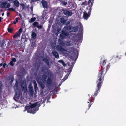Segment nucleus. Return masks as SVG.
Listing matches in <instances>:
<instances>
[{
    "mask_svg": "<svg viewBox=\"0 0 126 126\" xmlns=\"http://www.w3.org/2000/svg\"><path fill=\"white\" fill-rule=\"evenodd\" d=\"M4 15V13H3L2 14V16H3V15Z\"/></svg>",
    "mask_w": 126,
    "mask_h": 126,
    "instance_id": "63",
    "label": "nucleus"
},
{
    "mask_svg": "<svg viewBox=\"0 0 126 126\" xmlns=\"http://www.w3.org/2000/svg\"><path fill=\"white\" fill-rule=\"evenodd\" d=\"M83 16H90V14H88L86 12V11H85L83 12Z\"/></svg>",
    "mask_w": 126,
    "mask_h": 126,
    "instance_id": "32",
    "label": "nucleus"
},
{
    "mask_svg": "<svg viewBox=\"0 0 126 126\" xmlns=\"http://www.w3.org/2000/svg\"><path fill=\"white\" fill-rule=\"evenodd\" d=\"M10 14V13L9 12H7V16H9V15Z\"/></svg>",
    "mask_w": 126,
    "mask_h": 126,
    "instance_id": "60",
    "label": "nucleus"
},
{
    "mask_svg": "<svg viewBox=\"0 0 126 126\" xmlns=\"http://www.w3.org/2000/svg\"><path fill=\"white\" fill-rule=\"evenodd\" d=\"M11 61L13 62H15L16 61V59L15 58H12Z\"/></svg>",
    "mask_w": 126,
    "mask_h": 126,
    "instance_id": "38",
    "label": "nucleus"
},
{
    "mask_svg": "<svg viewBox=\"0 0 126 126\" xmlns=\"http://www.w3.org/2000/svg\"><path fill=\"white\" fill-rule=\"evenodd\" d=\"M40 105L41 104L39 103V102H37L35 103L32 104L31 105L25 107V109L26 110H28L29 109H32L34 108L35 107L38 106V107L33 108V110L31 109V110H27L28 113L34 114L38 110L39 107Z\"/></svg>",
    "mask_w": 126,
    "mask_h": 126,
    "instance_id": "3",
    "label": "nucleus"
},
{
    "mask_svg": "<svg viewBox=\"0 0 126 126\" xmlns=\"http://www.w3.org/2000/svg\"><path fill=\"white\" fill-rule=\"evenodd\" d=\"M33 83L34 85V90L35 92H37V91L38 89V87L37 86V84L35 80L33 81Z\"/></svg>",
    "mask_w": 126,
    "mask_h": 126,
    "instance_id": "18",
    "label": "nucleus"
},
{
    "mask_svg": "<svg viewBox=\"0 0 126 126\" xmlns=\"http://www.w3.org/2000/svg\"><path fill=\"white\" fill-rule=\"evenodd\" d=\"M55 12L58 13V16H62L63 14L66 16H71L73 13L71 10L66 8H61L58 7L56 9Z\"/></svg>",
    "mask_w": 126,
    "mask_h": 126,
    "instance_id": "4",
    "label": "nucleus"
},
{
    "mask_svg": "<svg viewBox=\"0 0 126 126\" xmlns=\"http://www.w3.org/2000/svg\"><path fill=\"white\" fill-rule=\"evenodd\" d=\"M41 2L43 8H48V3L47 1L42 0Z\"/></svg>",
    "mask_w": 126,
    "mask_h": 126,
    "instance_id": "13",
    "label": "nucleus"
},
{
    "mask_svg": "<svg viewBox=\"0 0 126 126\" xmlns=\"http://www.w3.org/2000/svg\"><path fill=\"white\" fill-rule=\"evenodd\" d=\"M10 6V4L7 3V2H2L1 4V7L2 8H8Z\"/></svg>",
    "mask_w": 126,
    "mask_h": 126,
    "instance_id": "10",
    "label": "nucleus"
},
{
    "mask_svg": "<svg viewBox=\"0 0 126 126\" xmlns=\"http://www.w3.org/2000/svg\"><path fill=\"white\" fill-rule=\"evenodd\" d=\"M18 31L19 32V33L20 34H21L22 31V29L21 28H20L18 30Z\"/></svg>",
    "mask_w": 126,
    "mask_h": 126,
    "instance_id": "40",
    "label": "nucleus"
},
{
    "mask_svg": "<svg viewBox=\"0 0 126 126\" xmlns=\"http://www.w3.org/2000/svg\"><path fill=\"white\" fill-rule=\"evenodd\" d=\"M61 33L62 34L65 36H68L69 35V33H68L63 30L62 31Z\"/></svg>",
    "mask_w": 126,
    "mask_h": 126,
    "instance_id": "23",
    "label": "nucleus"
},
{
    "mask_svg": "<svg viewBox=\"0 0 126 126\" xmlns=\"http://www.w3.org/2000/svg\"><path fill=\"white\" fill-rule=\"evenodd\" d=\"M46 15L47 16V15H46V13L45 11H44L43 13V14L42 16H46Z\"/></svg>",
    "mask_w": 126,
    "mask_h": 126,
    "instance_id": "42",
    "label": "nucleus"
},
{
    "mask_svg": "<svg viewBox=\"0 0 126 126\" xmlns=\"http://www.w3.org/2000/svg\"><path fill=\"white\" fill-rule=\"evenodd\" d=\"M39 25H38V24L37 25V26H36V27L38 28H39Z\"/></svg>",
    "mask_w": 126,
    "mask_h": 126,
    "instance_id": "62",
    "label": "nucleus"
},
{
    "mask_svg": "<svg viewBox=\"0 0 126 126\" xmlns=\"http://www.w3.org/2000/svg\"><path fill=\"white\" fill-rule=\"evenodd\" d=\"M85 1H86V0H84ZM88 5L90 8H91L92 6L93 5V3H94V0H88Z\"/></svg>",
    "mask_w": 126,
    "mask_h": 126,
    "instance_id": "14",
    "label": "nucleus"
},
{
    "mask_svg": "<svg viewBox=\"0 0 126 126\" xmlns=\"http://www.w3.org/2000/svg\"><path fill=\"white\" fill-rule=\"evenodd\" d=\"M7 65V66H8L7 65V64L5 63H4L3 65V67L4 68H5V66Z\"/></svg>",
    "mask_w": 126,
    "mask_h": 126,
    "instance_id": "51",
    "label": "nucleus"
},
{
    "mask_svg": "<svg viewBox=\"0 0 126 126\" xmlns=\"http://www.w3.org/2000/svg\"><path fill=\"white\" fill-rule=\"evenodd\" d=\"M2 87L1 86H0V93L2 91Z\"/></svg>",
    "mask_w": 126,
    "mask_h": 126,
    "instance_id": "53",
    "label": "nucleus"
},
{
    "mask_svg": "<svg viewBox=\"0 0 126 126\" xmlns=\"http://www.w3.org/2000/svg\"><path fill=\"white\" fill-rule=\"evenodd\" d=\"M54 49L58 51L63 52L66 51L65 49L62 46L60 45H57L55 46H54Z\"/></svg>",
    "mask_w": 126,
    "mask_h": 126,
    "instance_id": "8",
    "label": "nucleus"
},
{
    "mask_svg": "<svg viewBox=\"0 0 126 126\" xmlns=\"http://www.w3.org/2000/svg\"><path fill=\"white\" fill-rule=\"evenodd\" d=\"M64 20L63 18H62L61 20V22H63L64 23L65 21V20Z\"/></svg>",
    "mask_w": 126,
    "mask_h": 126,
    "instance_id": "55",
    "label": "nucleus"
},
{
    "mask_svg": "<svg viewBox=\"0 0 126 126\" xmlns=\"http://www.w3.org/2000/svg\"><path fill=\"white\" fill-rule=\"evenodd\" d=\"M68 3L69 4V6L71 8H72L74 7V5L72 2H68Z\"/></svg>",
    "mask_w": 126,
    "mask_h": 126,
    "instance_id": "26",
    "label": "nucleus"
},
{
    "mask_svg": "<svg viewBox=\"0 0 126 126\" xmlns=\"http://www.w3.org/2000/svg\"><path fill=\"white\" fill-rule=\"evenodd\" d=\"M40 86L42 89H44L45 87V85L44 84H43L42 83H41L40 84Z\"/></svg>",
    "mask_w": 126,
    "mask_h": 126,
    "instance_id": "41",
    "label": "nucleus"
},
{
    "mask_svg": "<svg viewBox=\"0 0 126 126\" xmlns=\"http://www.w3.org/2000/svg\"><path fill=\"white\" fill-rule=\"evenodd\" d=\"M20 5L22 6V9L23 10L25 9V6L23 4H20Z\"/></svg>",
    "mask_w": 126,
    "mask_h": 126,
    "instance_id": "37",
    "label": "nucleus"
},
{
    "mask_svg": "<svg viewBox=\"0 0 126 126\" xmlns=\"http://www.w3.org/2000/svg\"><path fill=\"white\" fill-rule=\"evenodd\" d=\"M8 10L9 11H15V9L13 8H8Z\"/></svg>",
    "mask_w": 126,
    "mask_h": 126,
    "instance_id": "36",
    "label": "nucleus"
},
{
    "mask_svg": "<svg viewBox=\"0 0 126 126\" xmlns=\"http://www.w3.org/2000/svg\"><path fill=\"white\" fill-rule=\"evenodd\" d=\"M106 63V62L105 60H103L102 61H100V64L101 65V69L99 71L97 77L103 79L104 78V74H102V73L104 70V65H105Z\"/></svg>",
    "mask_w": 126,
    "mask_h": 126,
    "instance_id": "5",
    "label": "nucleus"
},
{
    "mask_svg": "<svg viewBox=\"0 0 126 126\" xmlns=\"http://www.w3.org/2000/svg\"><path fill=\"white\" fill-rule=\"evenodd\" d=\"M14 5L16 6V7H17L19 5V2L17 0H16L14 2Z\"/></svg>",
    "mask_w": 126,
    "mask_h": 126,
    "instance_id": "21",
    "label": "nucleus"
},
{
    "mask_svg": "<svg viewBox=\"0 0 126 126\" xmlns=\"http://www.w3.org/2000/svg\"><path fill=\"white\" fill-rule=\"evenodd\" d=\"M73 32H76L78 30V27L77 26H75L73 28Z\"/></svg>",
    "mask_w": 126,
    "mask_h": 126,
    "instance_id": "29",
    "label": "nucleus"
},
{
    "mask_svg": "<svg viewBox=\"0 0 126 126\" xmlns=\"http://www.w3.org/2000/svg\"><path fill=\"white\" fill-rule=\"evenodd\" d=\"M5 43V41L4 40H3L1 42V45L2 47L3 46L4 44Z\"/></svg>",
    "mask_w": 126,
    "mask_h": 126,
    "instance_id": "33",
    "label": "nucleus"
},
{
    "mask_svg": "<svg viewBox=\"0 0 126 126\" xmlns=\"http://www.w3.org/2000/svg\"><path fill=\"white\" fill-rule=\"evenodd\" d=\"M42 27V26L41 25H40L39 26V28L40 29H41Z\"/></svg>",
    "mask_w": 126,
    "mask_h": 126,
    "instance_id": "59",
    "label": "nucleus"
},
{
    "mask_svg": "<svg viewBox=\"0 0 126 126\" xmlns=\"http://www.w3.org/2000/svg\"><path fill=\"white\" fill-rule=\"evenodd\" d=\"M21 85L23 91L25 92L27 91L26 83L25 81H23L21 83Z\"/></svg>",
    "mask_w": 126,
    "mask_h": 126,
    "instance_id": "9",
    "label": "nucleus"
},
{
    "mask_svg": "<svg viewBox=\"0 0 126 126\" xmlns=\"http://www.w3.org/2000/svg\"><path fill=\"white\" fill-rule=\"evenodd\" d=\"M59 1L63 6L66 5L67 4V0H59Z\"/></svg>",
    "mask_w": 126,
    "mask_h": 126,
    "instance_id": "16",
    "label": "nucleus"
},
{
    "mask_svg": "<svg viewBox=\"0 0 126 126\" xmlns=\"http://www.w3.org/2000/svg\"><path fill=\"white\" fill-rule=\"evenodd\" d=\"M3 64L2 63H1L0 64V66H2Z\"/></svg>",
    "mask_w": 126,
    "mask_h": 126,
    "instance_id": "64",
    "label": "nucleus"
},
{
    "mask_svg": "<svg viewBox=\"0 0 126 126\" xmlns=\"http://www.w3.org/2000/svg\"><path fill=\"white\" fill-rule=\"evenodd\" d=\"M29 88L30 93V94L31 95H33L34 92L33 91V88L31 83H30L29 85Z\"/></svg>",
    "mask_w": 126,
    "mask_h": 126,
    "instance_id": "11",
    "label": "nucleus"
},
{
    "mask_svg": "<svg viewBox=\"0 0 126 126\" xmlns=\"http://www.w3.org/2000/svg\"><path fill=\"white\" fill-rule=\"evenodd\" d=\"M8 79L9 80H11L10 81V83L11 84H12V82L14 79V77L13 76L11 75L9 77Z\"/></svg>",
    "mask_w": 126,
    "mask_h": 126,
    "instance_id": "20",
    "label": "nucleus"
},
{
    "mask_svg": "<svg viewBox=\"0 0 126 126\" xmlns=\"http://www.w3.org/2000/svg\"><path fill=\"white\" fill-rule=\"evenodd\" d=\"M14 88L16 89H18V83L16 81L14 86Z\"/></svg>",
    "mask_w": 126,
    "mask_h": 126,
    "instance_id": "28",
    "label": "nucleus"
},
{
    "mask_svg": "<svg viewBox=\"0 0 126 126\" xmlns=\"http://www.w3.org/2000/svg\"><path fill=\"white\" fill-rule=\"evenodd\" d=\"M18 22V18H16L15 19V20L14 21L13 23L14 24H16V23H17Z\"/></svg>",
    "mask_w": 126,
    "mask_h": 126,
    "instance_id": "34",
    "label": "nucleus"
},
{
    "mask_svg": "<svg viewBox=\"0 0 126 126\" xmlns=\"http://www.w3.org/2000/svg\"><path fill=\"white\" fill-rule=\"evenodd\" d=\"M66 28L67 29L69 30H71L72 28L71 26L70 25L68 26V27H66Z\"/></svg>",
    "mask_w": 126,
    "mask_h": 126,
    "instance_id": "39",
    "label": "nucleus"
},
{
    "mask_svg": "<svg viewBox=\"0 0 126 126\" xmlns=\"http://www.w3.org/2000/svg\"><path fill=\"white\" fill-rule=\"evenodd\" d=\"M69 75V73H67L64 77L63 79H62V80L63 81H64L65 80L67 79Z\"/></svg>",
    "mask_w": 126,
    "mask_h": 126,
    "instance_id": "24",
    "label": "nucleus"
},
{
    "mask_svg": "<svg viewBox=\"0 0 126 126\" xmlns=\"http://www.w3.org/2000/svg\"><path fill=\"white\" fill-rule=\"evenodd\" d=\"M31 2L32 3L35 2L36 1V0H31Z\"/></svg>",
    "mask_w": 126,
    "mask_h": 126,
    "instance_id": "57",
    "label": "nucleus"
},
{
    "mask_svg": "<svg viewBox=\"0 0 126 126\" xmlns=\"http://www.w3.org/2000/svg\"><path fill=\"white\" fill-rule=\"evenodd\" d=\"M2 19H3V18H2L1 17H0V22H1Z\"/></svg>",
    "mask_w": 126,
    "mask_h": 126,
    "instance_id": "61",
    "label": "nucleus"
},
{
    "mask_svg": "<svg viewBox=\"0 0 126 126\" xmlns=\"http://www.w3.org/2000/svg\"><path fill=\"white\" fill-rule=\"evenodd\" d=\"M121 57H122L121 56L117 55L116 56V57L117 58H118L119 59L121 58Z\"/></svg>",
    "mask_w": 126,
    "mask_h": 126,
    "instance_id": "44",
    "label": "nucleus"
},
{
    "mask_svg": "<svg viewBox=\"0 0 126 126\" xmlns=\"http://www.w3.org/2000/svg\"><path fill=\"white\" fill-rule=\"evenodd\" d=\"M59 44L60 45H62L63 44H64V43L63 41H60V42H59Z\"/></svg>",
    "mask_w": 126,
    "mask_h": 126,
    "instance_id": "47",
    "label": "nucleus"
},
{
    "mask_svg": "<svg viewBox=\"0 0 126 126\" xmlns=\"http://www.w3.org/2000/svg\"><path fill=\"white\" fill-rule=\"evenodd\" d=\"M21 25L23 27H24L25 26V24L24 23L22 22Z\"/></svg>",
    "mask_w": 126,
    "mask_h": 126,
    "instance_id": "56",
    "label": "nucleus"
},
{
    "mask_svg": "<svg viewBox=\"0 0 126 126\" xmlns=\"http://www.w3.org/2000/svg\"><path fill=\"white\" fill-rule=\"evenodd\" d=\"M33 6H31V7L30 9H31V11L32 12L33 11Z\"/></svg>",
    "mask_w": 126,
    "mask_h": 126,
    "instance_id": "50",
    "label": "nucleus"
},
{
    "mask_svg": "<svg viewBox=\"0 0 126 126\" xmlns=\"http://www.w3.org/2000/svg\"><path fill=\"white\" fill-rule=\"evenodd\" d=\"M39 79H40L39 77H37V78L36 80H37V82H38V81L39 80Z\"/></svg>",
    "mask_w": 126,
    "mask_h": 126,
    "instance_id": "58",
    "label": "nucleus"
},
{
    "mask_svg": "<svg viewBox=\"0 0 126 126\" xmlns=\"http://www.w3.org/2000/svg\"><path fill=\"white\" fill-rule=\"evenodd\" d=\"M82 5L84 6L87 5H88V2L87 1H85L84 2H82Z\"/></svg>",
    "mask_w": 126,
    "mask_h": 126,
    "instance_id": "30",
    "label": "nucleus"
},
{
    "mask_svg": "<svg viewBox=\"0 0 126 126\" xmlns=\"http://www.w3.org/2000/svg\"><path fill=\"white\" fill-rule=\"evenodd\" d=\"M60 37L61 38L63 39H64L65 38V37L61 34H60Z\"/></svg>",
    "mask_w": 126,
    "mask_h": 126,
    "instance_id": "48",
    "label": "nucleus"
},
{
    "mask_svg": "<svg viewBox=\"0 0 126 126\" xmlns=\"http://www.w3.org/2000/svg\"><path fill=\"white\" fill-rule=\"evenodd\" d=\"M50 60L49 58L47 57L43 58L42 59L43 61L44 62L47 66L48 69L50 68L51 65L53 64L52 61Z\"/></svg>",
    "mask_w": 126,
    "mask_h": 126,
    "instance_id": "6",
    "label": "nucleus"
},
{
    "mask_svg": "<svg viewBox=\"0 0 126 126\" xmlns=\"http://www.w3.org/2000/svg\"><path fill=\"white\" fill-rule=\"evenodd\" d=\"M0 86H1L2 87H3V85L2 84V81H0Z\"/></svg>",
    "mask_w": 126,
    "mask_h": 126,
    "instance_id": "49",
    "label": "nucleus"
},
{
    "mask_svg": "<svg viewBox=\"0 0 126 126\" xmlns=\"http://www.w3.org/2000/svg\"><path fill=\"white\" fill-rule=\"evenodd\" d=\"M41 71L44 74H47L48 77L46 80V83L47 84L50 86L52 83V80L51 77H53V74L51 71L47 68L45 66H43L41 67Z\"/></svg>",
    "mask_w": 126,
    "mask_h": 126,
    "instance_id": "2",
    "label": "nucleus"
},
{
    "mask_svg": "<svg viewBox=\"0 0 126 126\" xmlns=\"http://www.w3.org/2000/svg\"><path fill=\"white\" fill-rule=\"evenodd\" d=\"M7 30H8V32H9L10 33H12L13 30L12 28H7Z\"/></svg>",
    "mask_w": 126,
    "mask_h": 126,
    "instance_id": "31",
    "label": "nucleus"
},
{
    "mask_svg": "<svg viewBox=\"0 0 126 126\" xmlns=\"http://www.w3.org/2000/svg\"><path fill=\"white\" fill-rule=\"evenodd\" d=\"M36 18L35 17L31 18L29 21V22L32 23L34 22L36 20Z\"/></svg>",
    "mask_w": 126,
    "mask_h": 126,
    "instance_id": "25",
    "label": "nucleus"
},
{
    "mask_svg": "<svg viewBox=\"0 0 126 126\" xmlns=\"http://www.w3.org/2000/svg\"><path fill=\"white\" fill-rule=\"evenodd\" d=\"M9 64L10 65H11V66H13L14 65V63H13V62L11 61L9 63Z\"/></svg>",
    "mask_w": 126,
    "mask_h": 126,
    "instance_id": "45",
    "label": "nucleus"
},
{
    "mask_svg": "<svg viewBox=\"0 0 126 126\" xmlns=\"http://www.w3.org/2000/svg\"><path fill=\"white\" fill-rule=\"evenodd\" d=\"M32 37L33 38L35 39L36 37V34L34 32H33L32 34Z\"/></svg>",
    "mask_w": 126,
    "mask_h": 126,
    "instance_id": "27",
    "label": "nucleus"
},
{
    "mask_svg": "<svg viewBox=\"0 0 126 126\" xmlns=\"http://www.w3.org/2000/svg\"><path fill=\"white\" fill-rule=\"evenodd\" d=\"M110 67V65H109L108 64L107 65L106 67V69H105V68H104V70L103 71V73H102V74H104V75L106 73L107 71L109 69Z\"/></svg>",
    "mask_w": 126,
    "mask_h": 126,
    "instance_id": "17",
    "label": "nucleus"
},
{
    "mask_svg": "<svg viewBox=\"0 0 126 126\" xmlns=\"http://www.w3.org/2000/svg\"><path fill=\"white\" fill-rule=\"evenodd\" d=\"M20 36V34L18 32H16V33L14 34L13 36L14 38H16Z\"/></svg>",
    "mask_w": 126,
    "mask_h": 126,
    "instance_id": "22",
    "label": "nucleus"
},
{
    "mask_svg": "<svg viewBox=\"0 0 126 126\" xmlns=\"http://www.w3.org/2000/svg\"><path fill=\"white\" fill-rule=\"evenodd\" d=\"M38 24V22H35L33 23V25L34 27H36V26H37V25Z\"/></svg>",
    "mask_w": 126,
    "mask_h": 126,
    "instance_id": "35",
    "label": "nucleus"
},
{
    "mask_svg": "<svg viewBox=\"0 0 126 126\" xmlns=\"http://www.w3.org/2000/svg\"><path fill=\"white\" fill-rule=\"evenodd\" d=\"M62 65H63L64 66H65L66 65V64H65V63L64 62H63V63H62Z\"/></svg>",
    "mask_w": 126,
    "mask_h": 126,
    "instance_id": "52",
    "label": "nucleus"
},
{
    "mask_svg": "<svg viewBox=\"0 0 126 126\" xmlns=\"http://www.w3.org/2000/svg\"><path fill=\"white\" fill-rule=\"evenodd\" d=\"M48 75L47 74H44L42 75V77L43 80L46 81L47 78L48 77Z\"/></svg>",
    "mask_w": 126,
    "mask_h": 126,
    "instance_id": "19",
    "label": "nucleus"
},
{
    "mask_svg": "<svg viewBox=\"0 0 126 126\" xmlns=\"http://www.w3.org/2000/svg\"><path fill=\"white\" fill-rule=\"evenodd\" d=\"M79 36L82 37L83 36V28L81 27L79 30Z\"/></svg>",
    "mask_w": 126,
    "mask_h": 126,
    "instance_id": "15",
    "label": "nucleus"
},
{
    "mask_svg": "<svg viewBox=\"0 0 126 126\" xmlns=\"http://www.w3.org/2000/svg\"><path fill=\"white\" fill-rule=\"evenodd\" d=\"M52 53L53 56H54L55 58L57 59L59 58V56L58 52L55 50L52 51Z\"/></svg>",
    "mask_w": 126,
    "mask_h": 126,
    "instance_id": "12",
    "label": "nucleus"
},
{
    "mask_svg": "<svg viewBox=\"0 0 126 126\" xmlns=\"http://www.w3.org/2000/svg\"><path fill=\"white\" fill-rule=\"evenodd\" d=\"M90 16H83V17L84 19L87 20L88 18V17Z\"/></svg>",
    "mask_w": 126,
    "mask_h": 126,
    "instance_id": "46",
    "label": "nucleus"
},
{
    "mask_svg": "<svg viewBox=\"0 0 126 126\" xmlns=\"http://www.w3.org/2000/svg\"><path fill=\"white\" fill-rule=\"evenodd\" d=\"M59 62H61V63H63V62H64V61L63 60H59V61H58Z\"/></svg>",
    "mask_w": 126,
    "mask_h": 126,
    "instance_id": "54",
    "label": "nucleus"
},
{
    "mask_svg": "<svg viewBox=\"0 0 126 126\" xmlns=\"http://www.w3.org/2000/svg\"><path fill=\"white\" fill-rule=\"evenodd\" d=\"M104 80V79L97 77V79L96 82L97 87V89H96V91H95L94 94L93 95H92L91 98L89 99L90 103L88 105V110L89 109L92 104V102H93V101L94 99H94L95 98V97L97 96L98 91L100 90Z\"/></svg>",
    "mask_w": 126,
    "mask_h": 126,
    "instance_id": "1",
    "label": "nucleus"
},
{
    "mask_svg": "<svg viewBox=\"0 0 126 126\" xmlns=\"http://www.w3.org/2000/svg\"><path fill=\"white\" fill-rule=\"evenodd\" d=\"M72 68L70 67L68 69V72L69 73H69V74L72 71Z\"/></svg>",
    "mask_w": 126,
    "mask_h": 126,
    "instance_id": "43",
    "label": "nucleus"
},
{
    "mask_svg": "<svg viewBox=\"0 0 126 126\" xmlns=\"http://www.w3.org/2000/svg\"><path fill=\"white\" fill-rule=\"evenodd\" d=\"M78 56L77 51L73 52L71 55V59L73 60L76 61L77 59Z\"/></svg>",
    "mask_w": 126,
    "mask_h": 126,
    "instance_id": "7",
    "label": "nucleus"
}]
</instances>
